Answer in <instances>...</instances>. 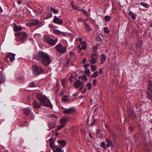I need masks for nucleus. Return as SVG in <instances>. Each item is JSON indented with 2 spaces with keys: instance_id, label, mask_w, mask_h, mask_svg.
Wrapping results in <instances>:
<instances>
[{
  "instance_id": "nucleus-46",
  "label": "nucleus",
  "mask_w": 152,
  "mask_h": 152,
  "mask_svg": "<svg viewBox=\"0 0 152 152\" xmlns=\"http://www.w3.org/2000/svg\"><path fill=\"white\" fill-rule=\"evenodd\" d=\"M52 15V14L51 12H49L48 14L46 16L47 18H51Z\"/></svg>"
},
{
  "instance_id": "nucleus-43",
  "label": "nucleus",
  "mask_w": 152,
  "mask_h": 152,
  "mask_svg": "<svg viewBox=\"0 0 152 152\" xmlns=\"http://www.w3.org/2000/svg\"><path fill=\"white\" fill-rule=\"evenodd\" d=\"M86 86L89 90H90L92 87V85L91 83H88L86 85Z\"/></svg>"
},
{
  "instance_id": "nucleus-55",
  "label": "nucleus",
  "mask_w": 152,
  "mask_h": 152,
  "mask_svg": "<svg viewBox=\"0 0 152 152\" xmlns=\"http://www.w3.org/2000/svg\"><path fill=\"white\" fill-rule=\"evenodd\" d=\"M134 128L133 127V126H129V129L130 130V131H133L134 129Z\"/></svg>"
},
{
  "instance_id": "nucleus-49",
  "label": "nucleus",
  "mask_w": 152,
  "mask_h": 152,
  "mask_svg": "<svg viewBox=\"0 0 152 152\" xmlns=\"http://www.w3.org/2000/svg\"><path fill=\"white\" fill-rule=\"evenodd\" d=\"M96 40L98 41H101L102 40L101 38L99 36H98L96 37Z\"/></svg>"
},
{
  "instance_id": "nucleus-45",
  "label": "nucleus",
  "mask_w": 152,
  "mask_h": 152,
  "mask_svg": "<svg viewBox=\"0 0 152 152\" xmlns=\"http://www.w3.org/2000/svg\"><path fill=\"white\" fill-rule=\"evenodd\" d=\"M96 119H93L92 120V123L90 124L91 126H92L94 125L95 122L96 121Z\"/></svg>"
},
{
  "instance_id": "nucleus-60",
  "label": "nucleus",
  "mask_w": 152,
  "mask_h": 152,
  "mask_svg": "<svg viewBox=\"0 0 152 152\" xmlns=\"http://www.w3.org/2000/svg\"><path fill=\"white\" fill-rule=\"evenodd\" d=\"M103 71L102 70V69H101V68L99 70V73L100 74H102V73H103Z\"/></svg>"
},
{
  "instance_id": "nucleus-27",
  "label": "nucleus",
  "mask_w": 152,
  "mask_h": 152,
  "mask_svg": "<svg viewBox=\"0 0 152 152\" xmlns=\"http://www.w3.org/2000/svg\"><path fill=\"white\" fill-rule=\"evenodd\" d=\"M2 72H0V84L3 83L5 81V80L3 78V77L2 74Z\"/></svg>"
},
{
  "instance_id": "nucleus-63",
  "label": "nucleus",
  "mask_w": 152,
  "mask_h": 152,
  "mask_svg": "<svg viewBox=\"0 0 152 152\" xmlns=\"http://www.w3.org/2000/svg\"><path fill=\"white\" fill-rule=\"evenodd\" d=\"M82 38L80 37V38H79V41L80 42H82V41H82Z\"/></svg>"
},
{
  "instance_id": "nucleus-42",
  "label": "nucleus",
  "mask_w": 152,
  "mask_h": 152,
  "mask_svg": "<svg viewBox=\"0 0 152 152\" xmlns=\"http://www.w3.org/2000/svg\"><path fill=\"white\" fill-rule=\"evenodd\" d=\"M73 76L72 75H71V76L70 77H69L68 78V79L70 80L69 83H72L73 82Z\"/></svg>"
},
{
  "instance_id": "nucleus-1",
  "label": "nucleus",
  "mask_w": 152,
  "mask_h": 152,
  "mask_svg": "<svg viewBox=\"0 0 152 152\" xmlns=\"http://www.w3.org/2000/svg\"><path fill=\"white\" fill-rule=\"evenodd\" d=\"M37 96L40 101V103L43 106L50 108L53 107L50 100L45 95L38 94Z\"/></svg>"
},
{
  "instance_id": "nucleus-21",
  "label": "nucleus",
  "mask_w": 152,
  "mask_h": 152,
  "mask_svg": "<svg viewBox=\"0 0 152 152\" xmlns=\"http://www.w3.org/2000/svg\"><path fill=\"white\" fill-rule=\"evenodd\" d=\"M106 56L104 54H102L101 55V58L100 59V60L101 62V64L103 63L106 60Z\"/></svg>"
},
{
  "instance_id": "nucleus-19",
  "label": "nucleus",
  "mask_w": 152,
  "mask_h": 152,
  "mask_svg": "<svg viewBox=\"0 0 152 152\" xmlns=\"http://www.w3.org/2000/svg\"><path fill=\"white\" fill-rule=\"evenodd\" d=\"M85 26L86 28V31L87 32H89L92 30V28L90 27L88 24H87L86 21H84Z\"/></svg>"
},
{
  "instance_id": "nucleus-2",
  "label": "nucleus",
  "mask_w": 152,
  "mask_h": 152,
  "mask_svg": "<svg viewBox=\"0 0 152 152\" xmlns=\"http://www.w3.org/2000/svg\"><path fill=\"white\" fill-rule=\"evenodd\" d=\"M15 40L20 42H23L28 37L26 33L23 31L15 33Z\"/></svg>"
},
{
  "instance_id": "nucleus-31",
  "label": "nucleus",
  "mask_w": 152,
  "mask_h": 152,
  "mask_svg": "<svg viewBox=\"0 0 152 152\" xmlns=\"http://www.w3.org/2000/svg\"><path fill=\"white\" fill-rule=\"evenodd\" d=\"M81 78L82 80L84 82L86 81L88 79L87 77L85 74L83 75Z\"/></svg>"
},
{
  "instance_id": "nucleus-51",
  "label": "nucleus",
  "mask_w": 152,
  "mask_h": 152,
  "mask_svg": "<svg viewBox=\"0 0 152 152\" xmlns=\"http://www.w3.org/2000/svg\"><path fill=\"white\" fill-rule=\"evenodd\" d=\"M19 81L21 83H23L24 81V79L23 77H20L19 79Z\"/></svg>"
},
{
  "instance_id": "nucleus-57",
  "label": "nucleus",
  "mask_w": 152,
  "mask_h": 152,
  "mask_svg": "<svg viewBox=\"0 0 152 152\" xmlns=\"http://www.w3.org/2000/svg\"><path fill=\"white\" fill-rule=\"evenodd\" d=\"M90 66V64H84V67L85 68H86H86H87V67L88 66Z\"/></svg>"
},
{
  "instance_id": "nucleus-39",
  "label": "nucleus",
  "mask_w": 152,
  "mask_h": 152,
  "mask_svg": "<svg viewBox=\"0 0 152 152\" xmlns=\"http://www.w3.org/2000/svg\"><path fill=\"white\" fill-rule=\"evenodd\" d=\"M97 69V66L93 65H91V69L92 71H95Z\"/></svg>"
},
{
  "instance_id": "nucleus-54",
  "label": "nucleus",
  "mask_w": 152,
  "mask_h": 152,
  "mask_svg": "<svg viewBox=\"0 0 152 152\" xmlns=\"http://www.w3.org/2000/svg\"><path fill=\"white\" fill-rule=\"evenodd\" d=\"M86 58H84L83 59L82 61V63L83 64H85L86 63Z\"/></svg>"
},
{
  "instance_id": "nucleus-14",
  "label": "nucleus",
  "mask_w": 152,
  "mask_h": 152,
  "mask_svg": "<svg viewBox=\"0 0 152 152\" xmlns=\"http://www.w3.org/2000/svg\"><path fill=\"white\" fill-rule=\"evenodd\" d=\"M58 41V39H56L55 40H53L51 38L47 43L52 46H54L56 44Z\"/></svg>"
},
{
  "instance_id": "nucleus-32",
  "label": "nucleus",
  "mask_w": 152,
  "mask_h": 152,
  "mask_svg": "<svg viewBox=\"0 0 152 152\" xmlns=\"http://www.w3.org/2000/svg\"><path fill=\"white\" fill-rule=\"evenodd\" d=\"M35 83L34 81L30 82L28 85V86L30 87H35Z\"/></svg>"
},
{
  "instance_id": "nucleus-8",
  "label": "nucleus",
  "mask_w": 152,
  "mask_h": 152,
  "mask_svg": "<svg viewBox=\"0 0 152 152\" xmlns=\"http://www.w3.org/2000/svg\"><path fill=\"white\" fill-rule=\"evenodd\" d=\"M97 52H96L95 53H91V59L89 60V62L90 64H94L97 62Z\"/></svg>"
},
{
  "instance_id": "nucleus-41",
  "label": "nucleus",
  "mask_w": 152,
  "mask_h": 152,
  "mask_svg": "<svg viewBox=\"0 0 152 152\" xmlns=\"http://www.w3.org/2000/svg\"><path fill=\"white\" fill-rule=\"evenodd\" d=\"M104 30L105 33L108 34L109 33V31L107 27H104Z\"/></svg>"
},
{
  "instance_id": "nucleus-38",
  "label": "nucleus",
  "mask_w": 152,
  "mask_h": 152,
  "mask_svg": "<svg viewBox=\"0 0 152 152\" xmlns=\"http://www.w3.org/2000/svg\"><path fill=\"white\" fill-rule=\"evenodd\" d=\"M85 72V74L88 76L90 75V72L88 68H86V69Z\"/></svg>"
},
{
  "instance_id": "nucleus-10",
  "label": "nucleus",
  "mask_w": 152,
  "mask_h": 152,
  "mask_svg": "<svg viewBox=\"0 0 152 152\" xmlns=\"http://www.w3.org/2000/svg\"><path fill=\"white\" fill-rule=\"evenodd\" d=\"M15 54L12 53H8L6 54V57L7 58H9L11 62L15 60Z\"/></svg>"
},
{
  "instance_id": "nucleus-24",
  "label": "nucleus",
  "mask_w": 152,
  "mask_h": 152,
  "mask_svg": "<svg viewBox=\"0 0 152 152\" xmlns=\"http://www.w3.org/2000/svg\"><path fill=\"white\" fill-rule=\"evenodd\" d=\"M57 141L60 145H61V146L62 147H63V148L65 146L66 144L65 141L64 140H58Z\"/></svg>"
},
{
  "instance_id": "nucleus-12",
  "label": "nucleus",
  "mask_w": 152,
  "mask_h": 152,
  "mask_svg": "<svg viewBox=\"0 0 152 152\" xmlns=\"http://www.w3.org/2000/svg\"><path fill=\"white\" fill-rule=\"evenodd\" d=\"M75 111V109L74 108H70L69 109H65L63 111V113L65 114H70L74 112Z\"/></svg>"
},
{
  "instance_id": "nucleus-11",
  "label": "nucleus",
  "mask_w": 152,
  "mask_h": 152,
  "mask_svg": "<svg viewBox=\"0 0 152 152\" xmlns=\"http://www.w3.org/2000/svg\"><path fill=\"white\" fill-rule=\"evenodd\" d=\"M51 148L53 149V150L54 152H62L61 149L63 147L61 146L54 145Z\"/></svg>"
},
{
  "instance_id": "nucleus-26",
  "label": "nucleus",
  "mask_w": 152,
  "mask_h": 152,
  "mask_svg": "<svg viewBox=\"0 0 152 152\" xmlns=\"http://www.w3.org/2000/svg\"><path fill=\"white\" fill-rule=\"evenodd\" d=\"M22 29V28L20 26L15 25L14 27V30L15 31H19Z\"/></svg>"
},
{
  "instance_id": "nucleus-50",
  "label": "nucleus",
  "mask_w": 152,
  "mask_h": 152,
  "mask_svg": "<svg viewBox=\"0 0 152 152\" xmlns=\"http://www.w3.org/2000/svg\"><path fill=\"white\" fill-rule=\"evenodd\" d=\"M81 48L82 49L84 50L86 49L87 48V46L86 45V44L82 45Z\"/></svg>"
},
{
  "instance_id": "nucleus-48",
  "label": "nucleus",
  "mask_w": 152,
  "mask_h": 152,
  "mask_svg": "<svg viewBox=\"0 0 152 152\" xmlns=\"http://www.w3.org/2000/svg\"><path fill=\"white\" fill-rule=\"evenodd\" d=\"M97 46H95L93 48V52L95 53V51L97 50Z\"/></svg>"
},
{
  "instance_id": "nucleus-5",
  "label": "nucleus",
  "mask_w": 152,
  "mask_h": 152,
  "mask_svg": "<svg viewBox=\"0 0 152 152\" xmlns=\"http://www.w3.org/2000/svg\"><path fill=\"white\" fill-rule=\"evenodd\" d=\"M32 68L34 70V74L35 75H39L44 72L43 69L38 66L34 65L33 66Z\"/></svg>"
},
{
  "instance_id": "nucleus-22",
  "label": "nucleus",
  "mask_w": 152,
  "mask_h": 152,
  "mask_svg": "<svg viewBox=\"0 0 152 152\" xmlns=\"http://www.w3.org/2000/svg\"><path fill=\"white\" fill-rule=\"evenodd\" d=\"M43 39L44 41L47 43L51 39V38L48 35H45L44 36Z\"/></svg>"
},
{
  "instance_id": "nucleus-13",
  "label": "nucleus",
  "mask_w": 152,
  "mask_h": 152,
  "mask_svg": "<svg viewBox=\"0 0 152 152\" xmlns=\"http://www.w3.org/2000/svg\"><path fill=\"white\" fill-rule=\"evenodd\" d=\"M53 21L55 23L59 25H61L63 23V21L56 16H54Z\"/></svg>"
},
{
  "instance_id": "nucleus-28",
  "label": "nucleus",
  "mask_w": 152,
  "mask_h": 152,
  "mask_svg": "<svg viewBox=\"0 0 152 152\" xmlns=\"http://www.w3.org/2000/svg\"><path fill=\"white\" fill-rule=\"evenodd\" d=\"M99 75V73L97 71L94 72L91 76V77L93 78L96 77Z\"/></svg>"
},
{
  "instance_id": "nucleus-34",
  "label": "nucleus",
  "mask_w": 152,
  "mask_h": 152,
  "mask_svg": "<svg viewBox=\"0 0 152 152\" xmlns=\"http://www.w3.org/2000/svg\"><path fill=\"white\" fill-rule=\"evenodd\" d=\"M133 138L134 141L135 142H136L138 139L139 138V137L138 135L137 134H135L133 135Z\"/></svg>"
},
{
  "instance_id": "nucleus-18",
  "label": "nucleus",
  "mask_w": 152,
  "mask_h": 152,
  "mask_svg": "<svg viewBox=\"0 0 152 152\" xmlns=\"http://www.w3.org/2000/svg\"><path fill=\"white\" fill-rule=\"evenodd\" d=\"M55 125V123L54 122H48V126L49 127V129H53Z\"/></svg>"
},
{
  "instance_id": "nucleus-58",
  "label": "nucleus",
  "mask_w": 152,
  "mask_h": 152,
  "mask_svg": "<svg viewBox=\"0 0 152 152\" xmlns=\"http://www.w3.org/2000/svg\"><path fill=\"white\" fill-rule=\"evenodd\" d=\"M75 55V53L73 52H70V56H74Z\"/></svg>"
},
{
  "instance_id": "nucleus-16",
  "label": "nucleus",
  "mask_w": 152,
  "mask_h": 152,
  "mask_svg": "<svg viewBox=\"0 0 152 152\" xmlns=\"http://www.w3.org/2000/svg\"><path fill=\"white\" fill-rule=\"evenodd\" d=\"M33 104V106L35 108L38 109L41 107L40 104L36 101H34Z\"/></svg>"
},
{
  "instance_id": "nucleus-59",
  "label": "nucleus",
  "mask_w": 152,
  "mask_h": 152,
  "mask_svg": "<svg viewBox=\"0 0 152 152\" xmlns=\"http://www.w3.org/2000/svg\"><path fill=\"white\" fill-rule=\"evenodd\" d=\"M80 44L82 45L86 44V42L85 41H82L80 42Z\"/></svg>"
},
{
  "instance_id": "nucleus-7",
  "label": "nucleus",
  "mask_w": 152,
  "mask_h": 152,
  "mask_svg": "<svg viewBox=\"0 0 152 152\" xmlns=\"http://www.w3.org/2000/svg\"><path fill=\"white\" fill-rule=\"evenodd\" d=\"M26 24L28 26H36L40 27V22L37 19H32L28 23H27Z\"/></svg>"
},
{
  "instance_id": "nucleus-53",
  "label": "nucleus",
  "mask_w": 152,
  "mask_h": 152,
  "mask_svg": "<svg viewBox=\"0 0 152 152\" xmlns=\"http://www.w3.org/2000/svg\"><path fill=\"white\" fill-rule=\"evenodd\" d=\"M81 11L83 12V13L85 15H86L87 13V12L85 10H84V9H81Z\"/></svg>"
},
{
  "instance_id": "nucleus-4",
  "label": "nucleus",
  "mask_w": 152,
  "mask_h": 152,
  "mask_svg": "<svg viewBox=\"0 0 152 152\" xmlns=\"http://www.w3.org/2000/svg\"><path fill=\"white\" fill-rule=\"evenodd\" d=\"M147 97L148 99L152 100V81L149 80L147 88Z\"/></svg>"
},
{
  "instance_id": "nucleus-25",
  "label": "nucleus",
  "mask_w": 152,
  "mask_h": 152,
  "mask_svg": "<svg viewBox=\"0 0 152 152\" xmlns=\"http://www.w3.org/2000/svg\"><path fill=\"white\" fill-rule=\"evenodd\" d=\"M129 15L133 20H135L136 19V14H134L132 11L129 12Z\"/></svg>"
},
{
  "instance_id": "nucleus-47",
  "label": "nucleus",
  "mask_w": 152,
  "mask_h": 152,
  "mask_svg": "<svg viewBox=\"0 0 152 152\" xmlns=\"http://www.w3.org/2000/svg\"><path fill=\"white\" fill-rule=\"evenodd\" d=\"M105 142H102L100 146L101 147L104 148L106 147Z\"/></svg>"
},
{
  "instance_id": "nucleus-56",
  "label": "nucleus",
  "mask_w": 152,
  "mask_h": 152,
  "mask_svg": "<svg viewBox=\"0 0 152 152\" xmlns=\"http://www.w3.org/2000/svg\"><path fill=\"white\" fill-rule=\"evenodd\" d=\"M50 116L52 118H57V116L55 115L51 114V115Z\"/></svg>"
},
{
  "instance_id": "nucleus-40",
  "label": "nucleus",
  "mask_w": 152,
  "mask_h": 152,
  "mask_svg": "<svg viewBox=\"0 0 152 152\" xmlns=\"http://www.w3.org/2000/svg\"><path fill=\"white\" fill-rule=\"evenodd\" d=\"M140 4L145 8H147L148 7V4L145 2H142L140 3Z\"/></svg>"
},
{
  "instance_id": "nucleus-17",
  "label": "nucleus",
  "mask_w": 152,
  "mask_h": 152,
  "mask_svg": "<svg viewBox=\"0 0 152 152\" xmlns=\"http://www.w3.org/2000/svg\"><path fill=\"white\" fill-rule=\"evenodd\" d=\"M31 111L30 109L28 107L25 108L23 109V113L26 115H28Z\"/></svg>"
},
{
  "instance_id": "nucleus-62",
  "label": "nucleus",
  "mask_w": 152,
  "mask_h": 152,
  "mask_svg": "<svg viewBox=\"0 0 152 152\" xmlns=\"http://www.w3.org/2000/svg\"><path fill=\"white\" fill-rule=\"evenodd\" d=\"M18 4H20L22 3V1L20 0H18Z\"/></svg>"
},
{
  "instance_id": "nucleus-33",
  "label": "nucleus",
  "mask_w": 152,
  "mask_h": 152,
  "mask_svg": "<svg viewBox=\"0 0 152 152\" xmlns=\"http://www.w3.org/2000/svg\"><path fill=\"white\" fill-rule=\"evenodd\" d=\"M59 126H58L57 128V130L58 131L60 130L61 129L63 128L65 125V124H62Z\"/></svg>"
},
{
  "instance_id": "nucleus-61",
  "label": "nucleus",
  "mask_w": 152,
  "mask_h": 152,
  "mask_svg": "<svg viewBox=\"0 0 152 152\" xmlns=\"http://www.w3.org/2000/svg\"><path fill=\"white\" fill-rule=\"evenodd\" d=\"M100 132V130L99 129H97L96 131V134H98Z\"/></svg>"
},
{
  "instance_id": "nucleus-15",
  "label": "nucleus",
  "mask_w": 152,
  "mask_h": 152,
  "mask_svg": "<svg viewBox=\"0 0 152 152\" xmlns=\"http://www.w3.org/2000/svg\"><path fill=\"white\" fill-rule=\"evenodd\" d=\"M82 84L81 81L79 80H77L74 83V86L76 88H78Z\"/></svg>"
},
{
  "instance_id": "nucleus-9",
  "label": "nucleus",
  "mask_w": 152,
  "mask_h": 152,
  "mask_svg": "<svg viewBox=\"0 0 152 152\" xmlns=\"http://www.w3.org/2000/svg\"><path fill=\"white\" fill-rule=\"evenodd\" d=\"M41 63L45 66H48L51 63V60L49 56L44 58L41 62Z\"/></svg>"
},
{
  "instance_id": "nucleus-52",
  "label": "nucleus",
  "mask_w": 152,
  "mask_h": 152,
  "mask_svg": "<svg viewBox=\"0 0 152 152\" xmlns=\"http://www.w3.org/2000/svg\"><path fill=\"white\" fill-rule=\"evenodd\" d=\"M97 80L96 79H94L93 81V84L94 86H96V83L97 82Z\"/></svg>"
},
{
  "instance_id": "nucleus-64",
  "label": "nucleus",
  "mask_w": 152,
  "mask_h": 152,
  "mask_svg": "<svg viewBox=\"0 0 152 152\" xmlns=\"http://www.w3.org/2000/svg\"><path fill=\"white\" fill-rule=\"evenodd\" d=\"M64 91H61L60 92V94L61 95H62L63 94H64Z\"/></svg>"
},
{
  "instance_id": "nucleus-35",
  "label": "nucleus",
  "mask_w": 152,
  "mask_h": 152,
  "mask_svg": "<svg viewBox=\"0 0 152 152\" xmlns=\"http://www.w3.org/2000/svg\"><path fill=\"white\" fill-rule=\"evenodd\" d=\"M67 96H65L64 97L62 98V102H68L69 101V99H67Z\"/></svg>"
},
{
  "instance_id": "nucleus-30",
  "label": "nucleus",
  "mask_w": 152,
  "mask_h": 152,
  "mask_svg": "<svg viewBox=\"0 0 152 152\" xmlns=\"http://www.w3.org/2000/svg\"><path fill=\"white\" fill-rule=\"evenodd\" d=\"M50 10L54 13L57 14L58 12V10L55 9L54 8L51 7L50 8Z\"/></svg>"
},
{
  "instance_id": "nucleus-44",
  "label": "nucleus",
  "mask_w": 152,
  "mask_h": 152,
  "mask_svg": "<svg viewBox=\"0 0 152 152\" xmlns=\"http://www.w3.org/2000/svg\"><path fill=\"white\" fill-rule=\"evenodd\" d=\"M70 62V58H69L68 57L66 58V63L67 64V65L68 66H69V64Z\"/></svg>"
},
{
  "instance_id": "nucleus-23",
  "label": "nucleus",
  "mask_w": 152,
  "mask_h": 152,
  "mask_svg": "<svg viewBox=\"0 0 152 152\" xmlns=\"http://www.w3.org/2000/svg\"><path fill=\"white\" fill-rule=\"evenodd\" d=\"M55 33L56 34H60L61 35H63V36H66L67 35V34L66 33L61 32L58 30H56L55 31Z\"/></svg>"
},
{
  "instance_id": "nucleus-6",
  "label": "nucleus",
  "mask_w": 152,
  "mask_h": 152,
  "mask_svg": "<svg viewBox=\"0 0 152 152\" xmlns=\"http://www.w3.org/2000/svg\"><path fill=\"white\" fill-rule=\"evenodd\" d=\"M56 50L61 54H64L66 51V49L65 47L64 46L60 44H59L56 46Z\"/></svg>"
},
{
  "instance_id": "nucleus-36",
  "label": "nucleus",
  "mask_w": 152,
  "mask_h": 152,
  "mask_svg": "<svg viewBox=\"0 0 152 152\" xmlns=\"http://www.w3.org/2000/svg\"><path fill=\"white\" fill-rule=\"evenodd\" d=\"M50 147L53 146L54 145V141L53 140V139L52 138H51L50 139Z\"/></svg>"
},
{
  "instance_id": "nucleus-3",
  "label": "nucleus",
  "mask_w": 152,
  "mask_h": 152,
  "mask_svg": "<svg viewBox=\"0 0 152 152\" xmlns=\"http://www.w3.org/2000/svg\"><path fill=\"white\" fill-rule=\"evenodd\" d=\"M48 56V55L46 53L40 51L34 56V58L41 62Z\"/></svg>"
},
{
  "instance_id": "nucleus-29",
  "label": "nucleus",
  "mask_w": 152,
  "mask_h": 152,
  "mask_svg": "<svg viewBox=\"0 0 152 152\" xmlns=\"http://www.w3.org/2000/svg\"><path fill=\"white\" fill-rule=\"evenodd\" d=\"M106 142H107V147H109V146H111L112 144V141L108 139L106 140Z\"/></svg>"
},
{
  "instance_id": "nucleus-20",
  "label": "nucleus",
  "mask_w": 152,
  "mask_h": 152,
  "mask_svg": "<svg viewBox=\"0 0 152 152\" xmlns=\"http://www.w3.org/2000/svg\"><path fill=\"white\" fill-rule=\"evenodd\" d=\"M69 120V119L67 118H62L60 120V122L61 124H65Z\"/></svg>"
},
{
  "instance_id": "nucleus-37",
  "label": "nucleus",
  "mask_w": 152,
  "mask_h": 152,
  "mask_svg": "<svg viewBox=\"0 0 152 152\" xmlns=\"http://www.w3.org/2000/svg\"><path fill=\"white\" fill-rule=\"evenodd\" d=\"M111 17L109 15H106L105 16L104 19L105 21H108L111 19Z\"/></svg>"
}]
</instances>
